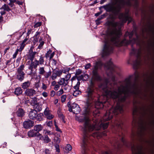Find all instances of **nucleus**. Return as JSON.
<instances>
[{
  "label": "nucleus",
  "instance_id": "obj_1",
  "mask_svg": "<svg viewBox=\"0 0 154 154\" xmlns=\"http://www.w3.org/2000/svg\"><path fill=\"white\" fill-rule=\"evenodd\" d=\"M103 66L106 72L107 75L111 78L113 83L109 84L108 85L109 79L105 78L104 82L99 84V88L103 90L105 95H101L97 97V100L94 102L95 107L98 109L102 108L104 106V104L107 101V96L114 99H117L118 100L115 107H112L109 110L107 111L103 117V120L107 121L111 119L114 115H117L123 112V108L120 103L125 102L127 97L129 96L130 94L139 96L141 92L137 90V85L136 82L139 77V75L137 73H135L134 75L135 82L133 83L131 81L133 75H130L124 80L125 86H122L121 88L119 87L117 90H112L114 89L115 85H116L114 73L117 72L119 68L113 64L111 59L105 63L100 61L96 63L92 71V80H91L90 85L88 88L96 89L93 81L100 82L103 81V78L99 74L98 69H101Z\"/></svg>",
  "mask_w": 154,
  "mask_h": 154
},
{
  "label": "nucleus",
  "instance_id": "obj_2",
  "mask_svg": "<svg viewBox=\"0 0 154 154\" xmlns=\"http://www.w3.org/2000/svg\"><path fill=\"white\" fill-rule=\"evenodd\" d=\"M119 23L118 22H115L114 20L108 21L106 23V26H111L113 28L108 32L110 39L105 41L102 53V57L108 56L112 53L114 46H127L131 43L134 44L136 42V39L134 38L129 40L125 38L120 41V37L121 35V31L119 29L117 30L116 28Z\"/></svg>",
  "mask_w": 154,
  "mask_h": 154
},
{
  "label": "nucleus",
  "instance_id": "obj_3",
  "mask_svg": "<svg viewBox=\"0 0 154 154\" xmlns=\"http://www.w3.org/2000/svg\"><path fill=\"white\" fill-rule=\"evenodd\" d=\"M120 3L117 5L116 6H114V5L109 3L105 5L101 6L99 8V10L101 8H103L106 12H111L115 16H118V18L122 20V23H119L118 26V29L120 30L121 27L123 26V23H125L128 21V24H129L132 21V18L129 14V11H126L124 12H121L122 9L125 5L131 6L132 4L130 0H128L125 1L124 0H120Z\"/></svg>",
  "mask_w": 154,
  "mask_h": 154
},
{
  "label": "nucleus",
  "instance_id": "obj_4",
  "mask_svg": "<svg viewBox=\"0 0 154 154\" xmlns=\"http://www.w3.org/2000/svg\"><path fill=\"white\" fill-rule=\"evenodd\" d=\"M127 148H131L132 154H145L143 151V146L142 144L135 146L131 142L125 140L124 135L122 133V136H119L118 140L116 141L113 144L115 148L119 149L122 146V144Z\"/></svg>",
  "mask_w": 154,
  "mask_h": 154
},
{
  "label": "nucleus",
  "instance_id": "obj_5",
  "mask_svg": "<svg viewBox=\"0 0 154 154\" xmlns=\"http://www.w3.org/2000/svg\"><path fill=\"white\" fill-rule=\"evenodd\" d=\"M79 121L80 122H85L83 128V139L82 147L84 151L83 154H87L89 138L88 132L93 131L94 129L95 126L90 123L89 118L87 116H85L83 117L80 118Z\"/></svg>",
  "mask_w": 154,
  "mask_h": 154
},
{
  "label": "nucleus",
  "instance_id": "obj_6",
  "mask_svg": "<svg viewBox=\"0 0 154 154\" xmlns=\"http://www.w3.org/2000/svg\"><path fill=\"white\" fill-rule=\"evenodd\" d=\"M150 45L151 46L152 48L148 47L147 50V52L148 54H153L154 57L151 58L152 61V64L154 69L152 71V72L150 75H149L146 80V83L148 84V91L151 94L154 93V43L151 44Z\"/></svg>",
  "mask_w": 154,
  "mask_h": 154
},
{
  "label": "nucleus",
  "instance_id": "obj_7",
  "mask_svg": "<svg viewBox=\"0 0 154 154\" xmlns=\"http://www.w3.org/2000/svg\"><path fill=\"white\" fill-rule=\"evenodd\" d=\"M133 54L136 55V59L133 62V66L134 69H137L139 66L140 65L141 60V49L139 48L137 49H136L133 48L132 49L131 52V54Z\"/></svg>",
  "mask_w": 154,
  "mask_h": 154
},
{
  "label": "nucleus",
  "instance_id": "obj_8",
  "mask_svg": "<svg viewBox=\"0 0 154 154\" xmlns=\"http://www.w3.org/2000/svg\"><path fill=\"white\" fill-rule=\"evenodd\" d=\"M67 105L69 108V111L70 112H72L76 114L79 113L81 109L77 104L73 103L71 104L70 102H69Z\"/></svg>",
  "mask_w": 154,
  "mask_h": 154
},
{
  "label": "nucleus",
  "instance_id": "obj_9",
  "mask_svg": "<svg viewBox=\"0 0 154 154\" xmlns=\"http://www.w3.org/2000/svg\"><path fill=\"white\" fill-rule=\"evenodd\" d=\"M96 89L87 88L85 91L86 96L89 100H93L96 94Z\"/></svg>",
  "mask_w": 154,
  "mask_h": 154
},
{
  "label": "nucleus",
  "instance_id": "obj_10",
  "mask_svg": "<svg viewBox=\"0 0 154 154\" xmlns=\"http://www.w3.org/2000/svg\"><path fill=\"white\" fill-rule=\"evenodd\" d=\"M38 64V61L37 60H35L34 62L31 61V63L29 65L28 68L31 70L30 74L32 73L33 69H35Z\"/></svg>",
  "mask_w": 154,
  "mask_h": 154
},
{
  "label": "nucleus",
  "instance_id": "obj_11",
  "mask_svg": "<svg viewBox=\"0 0 154 154\" xmlns=\"http://www.w3.org/2000/svg\"><path fill=\"white\" fill-rule=\"evenodd\" d=\"M24 128L26 129L31 128L34 125V122L30 120L24 121L23 123Z\"/></svg>",
  "mask_w": 154,
  "mask_h": 154
},
{
  "label": "nucleus",
  "instance_id": "obj_12",
  "mask_svg": "<svg viewBox=\"0 0 154 154\" xmlns=\"http://www.w3.org/2000/svg\"><path fill=\"white\" fill-rule=\"evenodd\" d=\"M27 134L29 137H36L38 139L41 134L39 132H37L34 129H32L28 131Z\"/></svg>",
  "mask_w": 154,
  "mask_h": 154
},
{
  "label": "nucleus",
  "instance_id": "obj_13",
  "mask_svg": "<svg viewBox=\"0 0 154 154\" xmlns=\"http://www.w3.org/2000/svg\"><path fill=\"white\" fill-rule=\"evenodd\" d=\"M62 74L61 70L54 69L53 71V73L51 78L53 80L55 79L57 76H60Z\"/></svg>",
  "mask_w": 154,
  "mask_h": 154
},
{
  "label": "nucleus",
  "instance_id": "obj_14",
  "mask_svg": "<svg viewBox=\"0 0 154 154\" xmlns=\"http://www.w3.org/2000/svg\"><path fill=\"white\" fill-rule=\"evenodd\" d=\"M37 112L35 109H32L29 114V118L33 120H35L37 116Z\"/></svg>",
  "mask_w": 154,
  "mask_h": 154
},
{
  "label": "nucleus",
  "instance_id": "obj_15",
  "mask_svg": "<svg viewBox=\"0 0 154 154\" xmlns=\"http://www.w3.org/2000/svg\"><path fill=\"white\" fill-rule=\"evenodd\" d=\"M16 114L18 117L22 118L25 115V112L23 109L18 107Z\"/></svg>",
  "mask_w": 154,
  "mask_h": 154
},
{
  "label": "nucleus",
  "instance_id": "obj_16",
  "mask_svg": "<svg viewBox=\"0 0 154 154\" xmlns=\"http://www.w3.org/2000/svg\"><path fill=\"white\" fill-rule=\"evenodd\" d=\"M36 91L32 88L28 89L26 90L25 92L26 95L28 96H33L36 94Z\"/></svg>",
  "mask_w": 154,
  "mask_h": 154
},
{
  "label": "nucleus",
  "instance_id": "obj_17",
  "mask_svg": "<svg viewBox=\"0 0 154 154\" xmlns=\"http://www.w3.org/2000/svg\"><path fill=\"white\" fill-rule=\"evenodd\" d=\"M39 139L41 140L44 141L45 143H48L51 141V140L50 139L48 135H45L44 136H42L41 134L38 138Z\"/></svg>",
  "mask_w": 154,
  "mask_h": 154
},
{
  "label": "nucleus",
  "instance_id": "obj_18",
  "mask_svg": "<svg viewBox=\"0 0 154 154\" xmlns=\"http://www.w3.org/2000/svg\"><path fill=\"white\" fill-rule=\"evenodd\" d=\"M55 53L54 52L52 53V51L49 49L45 54V57L46 58V60H48V58L49 60H50L51 59H52Z\"/></svg>",
  "mask_w": 154,
  "mask_h": 154
},
{
  "label": "nucleus",
  "instance_id": "obj_19",
  "mask_svg": "<svg viewBox=\"0 0 154 154\" xmlns=\"http://www.w3.org/2000/svg\"><path fill=\"white\" fill-rule=\"evenodd\" d=\"M38 61V64L42 65L44 64V63L45 62V64H46L47 63L48 60L46 59L45 57L43 55H41L40 56L39 59Z\"/></svg>",
  "mask_w": 154,
  "mask_h": 154
},
{
  "label": "nucleus",
  "instance_id": "obj_20",
  "mask_svg": "<svg viewBox=\"0 0 154 154\" xmlns=\"http://www.w3.org/2000/svg\"><path fill=\"white\" fill-rule=\"evenodd\" d=\"M89 75L88 74H85L84 75H82L79 76H77V79L78 81L80 80L85 81L88 78Z\"/></svg>",
  "mask_w": 154,
  "mask_h": 154
},
{
  "label": "nucleus",
  "instance_id": "obj_21",
  "mask_svg": "<svg viewBox=\"0 0 154 154\" xmlns=\"http://www.w3.org/2000/svg\"><path fill=\"white\" fill-rule=\"evenodd\" d=\"M25 75V73L24 72H17V78L18 80L22 81L24 78Z\"/></svg>",
  "mask_w": 154,
  "mask_h": 154
},
{
  "label": "nucleus",
  "instance_id": "obj_22",
  "mask_svg": "<svg viewBox=\"0 0 154 154\" xmlns=\"http://www.w3.org/2000/svg\"><path fill=\"white\" fill-rule=\"evenodd\" d=\"M44 115L48 119H51L53 118L54 116L53 115L50 113L49 111L45 109L44 112Z\"/></svg>",
  "mask_w": 154,
  "mask_h": 154
},
{
  "label": "nucleus",
  "instance_id": "obj_23",
  "mask_svg": "<svg viewBox=\"0 0 154 154\" xmlns=\"http://www.w3.org/2000/svg\"><path fill=\"white\" fill-rule=\"evenodd\" d=\"M23 90L20 87L16 88L14 91V94L17 96H19L22 94Z\"/></svg>",
  "mask_w": 154,
  "mask_h": 154
},
{
  "label": "nucleus",
  "instance_id": "obj_24",
  "mask_svg": "<svg viewBox=\"0 0 154 154\" xmlns=\"http://www.w3.org/2000/svg\"><path fill=\"white\" fill-rule=\"evenodd\" d=\"M31 84V82L28 81L27 82L23 83L22 85V87L24 89H27V88L29 87Z\"/></svg>",
  "mask_w": 154,
  "mask_h": 154
},
{
  "label": "nucleus",
  "instance_id": "obj_25",
  "mask_svg": "<svg viewBox=\"0 0 154 154\" xmlns=\"http://www.w3.org/2000/svg\"><path fill=\"white\" fill-rule=\"evenodd\" d=\"M109 123V122L104 123H101L98 129L99 130L101 128H103L104 130L106 129L108 126Z\"/></svg>",
  "mask_w": 154,
  "mask_h": 154
},
{
  "label": "nucleus",
  "instance_id": "obj_26",
  "mask_svg": "<svg viewBox=\"0 0 154 154\" xmlns=\"http://www.w3.org/2000/svg\"><path fill=\"white\" fill-rule=\"evenodd\" d=\"M134 31H132L131 32H127L124 35V38H126L128 36H129V38L130 39H131L134 35Z\"/></svg>",
  "mask_w": 154,
  "mask_h": 154
},
{
  "label": "nucleus",
  "instance_id": "obj_27",
  "mask_svg": "<svg viewBox=\"0 0 154 154\" xmlns=\"http://www.w3.org/2000/svg\"><path fill=\"white\" fill-rule=\"evenodd\" d=\"M43 127L41 125H37L34 127V129L38 132L41 131L43 128Z\"/></svg>",
  "mask_w": 154,
  "mask_h": 154
},
{
  "label": "nucleus",
  "instance_id": "obj_28",
  "mask_svg": "<svg viewBox=\"0 0 154 154\" xmlns=\"http://www.w3.org/2000/svg\"><path fill=\"white\" fill-rule=\"evenodd\" d=\"M33 106L34 109H35L37 112V111L39 112L42 109V106L39 105V103L33 105Z\"/></svg>",
  "mask_w": 154,
  "mask_h": 154
},
{
  "label": "nucleus",
  "instance_id": "obj_29",
  "mask_svg": "<svg viewBox=\"0 0 154 154\" xmlns=\"http://www.w3.org/2000/svg\"><path fill=\"white\" fill-rule=\"evenodd\" d=\"M36 53H28V59L30 60L31 61L33 60L35 57V55Z\"/></svg>",
  "mask_w": 154,
  "mask_h": 154
},
{
  "label": "nucleus",
  "instance_id": "obj_30",
  "mask_svg": "<svg viewBox=\"0 0 154 154\" xmlns=\"http://www.w3.org/2000/svg\"><path fill=\"white\" fill-rule=\"evenodd\" d=\"M43 116L44 115L42 113H40L38 114H37V116L35 119L39 121H41L43 119Z\"/></svg>",
  "mask_w": 154,
  "mask_h": 154
},
{
  "label": "nucleus",
  "instance_id": "obj_31",
  "mask_svg": "<svg viewBox=\"0 0 154 154\" xmlns=\"http://www.w3.org/2000/svg\"><path fill=\"white\" fill-rule=\"evenodd\" d=\"M1 9H3L5 11L9 12L11 10L8 5L4 4L2 7Z\"/></svg>",
  "mask_w": 154,
  "mask_h": 154
},
{
  "label": "nucleus",
  "instance_id": "obj_32",
  "mask_svg": "<svg viewBox=\"0 0 154 154\" xmlns=\"http://www.w3.org/2000/svg\"><path fill=\"white\" fill-rule=\"evenodd\" d=\"M66 152H69L72 149L71 146L69 144H67L65 148Z\"/></svg>",
  "mask_w": 154,
  "mask_h": 154
},
{
  "label": "nucleus",
  "instance_id": "obj_33",
  "mask_svg": "<svg viewBox=\"0 0 154 154\" xmlns=\"http://www.w3.org/2000/svg\"><path fill=\"white\" fill-rule=\"evenodd\" d=\"M24 66L23 64H22L17 69V72H23V70L24 69Z\"/></svg>",
  "mask_w": 154,
  "mask_h": 154
},
{
  "label": "nucleus",
  "instance_id": "obj_34",
  "mask_svg": "<svg viewBox=\"0 0 154 154\" xmlns=\"http://www.w3.org/2000/svg\"><path fill=\"white\" fill-rule=\"evenodd\" d=\"M45 72L44 67H40L39 69V74L43 75Z\"/></svg>",
  "mask_w": 154,
  "mask_h": 154
},
{
  "label": "nucleus",
  "instance_id": "obj_35",
  "mask_svg": "<svg viewBox=\"0 0 154 154\" xmlns=\"http://www.w3.org/2000/svg\"><path fill=\"white\" fill-rule=\"evenodd\" d=\"M81 93V91L79 90H75L74 91L73 95L74 96L77 97L78 95L80 94Z\"/></svg>",
  "mask_w": 154,
  "mask_h": 154
},
{
  "label": "nucleus",
  "instance_id": "obj_36",
  "mask_svg": "<svg viewBox=\"0 0 154 154\" xmlns=\"http://www.w3.org/2000/svg\"><path fill=\"white\" fill-rule=\"evenodd\" d=\"M51 70H50V71L48 72H46L44 74V75L45 78L46 79L48 78L51 75Z\"/></svg>",
  "mask_w": 154,
  "mask_h": 154
},
{
  "label": "nucleus",
  "instance_id": "obj_37",
  "mask_svg": "<svg viewBox=\"0 0 154 154\" xmlns=\"http://www.w3.org/2000/svg\"><path fill=\"white\" fill-rule=\"evenodd\" d=\"M65 79L64 78H61V80L58 82V84L60 85H64L65 83Z\"/></svg>",
  "mask_w": 154,
  "mask_h": 154
},
{
  "label": "nucleus",
  "instance_id": "obj_38",
  "mask_svg": "<svg viewBox=\"0 0 154 154\" xmlns=\"http://www.w3.org/2000/svg\"><path fill=\"white\" fill-rule=\"evenodd\" d=\"M80 84V83L79 81H78L76 85L74 87V88L75 90H79Z\"/></svg>",
  "mask_w": 154,
  "mask_h": 154
},
{
  "label": "nucleus",
  "instance_id": "obj_39",
  "mask_svg": "<svg viewBox=\"0 0 154 154\" xmlns=\"http://www.w3.org/2000/svg\"><path fill=\"white\" fill-rule=\"evenodd\" d=\"M40 32H36L35 35V41L37 42L38 41V38L39 37V36H38L40 35Z\"/></svg>",
  "mask_w": 154,
  "mask_h": 154
},
{
  "label": "nucleus",
  "instance_id": "obj_40",
  "mask_svg": "<svg viewBox=\"0 0 154 154\" xmlns=\"http://www.w3.org/2000/svg\"><path fill=\"white\" fill-rule=\"evenodd\" d=\"M26 45V44H23L22 43L21 44L20 46V48L19 49V51L21 52L23 50V49H24V48Z\"/></svg>",
  "mask_w": 154,
  "mask_h": 154
},
{
  "label": "nucleus",
  "instance_id": "obj_41",
  "mask_svg": "<svg viewBox=\"0 0 154 154\" xmlns=\"http://www.w3.org/2000/svg\"><path fill=\"white\" fill-rule=\"evenodd\" d=\"M32 103L34 104L33 105H34L35 104H37L38 103H37V98H36V97H34L32 98Z\"/></svg>",
  "mask_w": 154,
  "mask_h": 154
},
{
  "label": "nucleus",
  "instance_id": "obj_42",
  "mask_svg": "<svg viewBox=\"0 0 154 154\" xmlns=\"http://www.w3.org/2000/svg\"><path fill=\"white\" fill-rule=\"evenodd\" d=\"M54 142L56 143V144H58L60 142V139L57 137H56L54 139Z\"/></svg>",
  "mask_w": 154,
  "mask_h": 154
},
{
  "label": "nucleus",
  "instance_id": "obj_43",
  "mask_svg": "<svg viewBox=\"0 0 154 154\" xmlns=\"http://www.w3.org/2000/svg\"><path fill=\"white\" fill-rule=\"evenodd\" d=\"M48 84H46L44 83H42V88L44 90H45L48 87Z\"/></svg>",
  "mask_w": 154,
  "mask_h": 154
},
{
  "label": "nucleus",
  "instance_id": "obj_44",
  "mask_svg": "<svg viewBox=\"0 0 154 154\" xmlns=\"http://www.w3.org/2000/svg\"><path fill=\"white\" fill-rule=\"evenodd\" d=\"M70 69V68L67 67L62 70V72H63V73H66V72H69Z\"/></svg>",
  "mask_w": 154,
  "mask_h": 154
},
{
  "label": "nucleus",
  "instance_id": "obj_45",
  "mask_svg": "<svg viewBox=\"0 0 154 154\" xmlns=\"http://www.w3.org/2000/svg\"><path fill=\"white\" fill-rule=\"evenodd\" d=\"M66 97V95H63L61 96V101L62 103H63L65 102Z\"/></svg>",
  "mask_w": 154,
  "mask_h": 154
},
{
  "label": "nucleus",
  "instance_id": "obj_46",
  "mask_svg": "<svg viewBox=\"0 0 154 154\" xmlns=\"http://www.w3.org/2000/svg\"><path fill=\"white\" fill-rule=\"evenodd\" d=\"M40 42L39 45L38 46V48H41L44 44V42L43 41H41V39H40L39 40V42Z\"/></svg>",
  "mask_w": 154,
  "mask_h": 154
},
{
  "label": "nucleus",
  "instance_id": "obj_47",
  "mask_svg": "<svg viewBox=\"0 0 154 154\" xmlns=\"http://www.w3.org/2000/svg\"><path fill=\"white\" fill-rule=\"evenodd\" d=\"M123 124L122 122L118 123L116 124L117 126L119 128V129H121L122 130V126H123Z\"/></svg>",
  "mask_w": 154,
  "mask_h": 154
},
{
  "label": "nucleus",
  "instance_id": "obj_48",
  "mask_svg": "<svg viewBox=\"0 0 154 154\" xmlns=\"http://www.w3.org/2000/svg\"><path fill=\"white\" fill-rule=\"evenodd\" d=\"M57 114L58 117L60 118L61 119L64 117L63 115L60 111H57Z\"/></svg>",
  "mask_w": 154,
  "mask_h": 154
},
{
  "label": "nucleus",
  "instance_id": "obj_49",
  "mask_svg": "<svg viewBox=\"0 0 154 154\" xmlns=\"http://www.w3.org/2000/svg\"><path fill=\"white\" fill-rule=\"evenodd\" d=\"M82 73V70L78 69H77L76 72V73L75 74V75L76 76H77L78 75H79L81 74Z\"/></svg>",
  "mask_w": 154,
  "mask_h": 154
},
{
  "label": "nucleus",
  "instance_id": "obj_50",
  "mask_svg": "<svg viewBox=\"0 0 154 154\" xmlns=\"http://www.w3.org/2000/svg\"><path fill=\"white\" fill-rule=\"evenodd\" d=\"M46 125L48 127H51L53 125L52 121H47L46 122Z\"/></svg>",
  "mask_w": 154,
  "mask_h": 154
},
{
  "label": "nucleus",
  "instance_id": "obj_51",
  "mask_svg": "<svg viewBox=\"0 0 154 154\" xmlns=\"http://www.w3.org/2000/svg\"><path fill=\"white\" fill-rule=\"evenodd\" d=\"M42 24V22H38L35 23V24L34 25V27L35 28H37L38 27H39Z\"/></svg>",
  "mask_w": 154,
  "mask_h": 154
},
{
  "label": "nucleus",
  "instance_id": "obj_52",
  "mask_svg": "<svg viewBox=\"0 0 154 154\" xmlns=\"http://www.w3.org/2000/svg\"><path fill=\"white\" fill-rule=\"evenodd\" d=\"M63 89H60L59 91H58L57 94L58 96H60L63 93Z\"/></svg>",
  "mask_w": 154,
  "mask_h": 154
},
{
  "label": "nucleus",
  "instance_id": "obj_53",
  "mask_svg": "<svg viewBox=\"0 0 154 154\" xmlns=\"http://www.w3.org/2000/svg\"><path fill=\"white\" fill-rule=\"evenodd\" d=\"M89 111L88 108H85L84 110L83 114L85 115H87L89 113Z\"/></svg>",
  "mask_w": 154,
  "mask_h": 154
},
{
  "label": "nucleus",
  "instance_id": "obj_54",
  "mask_svg": "<svg viewBox=\"0 0 154 154\" xmlns=\"http://www.w3.org/2000/svg\"><path fill=\"white\" fill-rule=\"evenodd\" d=\"M149 31L152 32L153 33H154V28H152L150 24L149 25Z\"/></svg>",
  "mask_w": 154,
  "mask_h": 154
},
{
  "label": "nucleus",
  "instance_id": "obj_55",
  "mask_svg": "<svg viewBox=\"0 0 154 154\" xmlns=\"http://www.w3.org/2000/svg\"><path fill=\"white\" fill-rule=\"evenodd\" d=\"M34 48V47L33 46H32L29 50L28 53H36L37 52L35 51H33V49Z\"/></svg>",
  "mask_w": 154,
  "mask_h": 154
},
{
  "label": "nucleus",
  "instance_id": "obj_56",
  "mask_svg": "<svg viewBox=\"0 0 154 154\" xmlns=\"http://www.w3.org/2000/svg\"><path fill=\"white\" fill-rule=\"evenodd\" d=\"M55 147L56 150V151L57 152H60V150L59 147V146L58 144H56L54 146Z\"/></svg>",
  "mask_w": 154,
  "mask_h": 154
},
{
  "label": "nucleus",
  "instance_id": "obj_57",
  "mask_svg": "<svg viewBox=\"0 0 154 154\" xmlns=\"http://www.w3.org/2000/svg\"><path fill=\"white\" fill-rule=\"evenodd\" d=\"M19 51L18 49H16L15 53L13 55V58H15L16 57L17 55L18 54Z\"/></svg>",
  "mask_w": 154,
  "mask_h": 154
},
{
  "label": "nucleus",
  "instance_id": "obj_58",
  "mask_svg": "<svg viewBox=\"0 0 154 154\" xmlns=\"http://www.w3.org/2000/svg\"><path fill=\"white\" fill-rule=\"evenodd\" d=\"M44 153V154H51V152L48 149H45Z\"/></svg>",
  "mask_w": 154,
  "mask_h": 154
},
{
  "label": "nucleus",
  "instance_id": "obj_59",
  "mask_svg": "<svg viewBox=\"0 0 154 154\" xmlns=\"http://www.w3.org/2000/svg\"><path fill=\"white\" fill-rule=\"evenodd\" d=\"M91 64L90 63H88L85 66V69H89L91 67Z\"/></svg>",
  "mask_w": 154,
  "mask_h": 154
},
{
  "label": "nucleus",
  "instance_id": "obj_60",
  "mask_svg": "<svg viewBox=\"0 0 154 154\" xmlns=\"http://www.w3.org/2000/svg\"><path fill=\"white\" fill-rule=\"evenodd\" d=\"M60 87V85L59 84V85H58V84L56 85H55L54 89L55 90L57 91L58 89Z\"/></svg>",
  "mask_w": 154,
  "mask_h": 154
},
{
  "label": "nucleus",
  "instance_id": "obj_61",
  "mask_svg": "<svg viewBox=\"0 0 154 154\" xmlns=\"http://www.w3.org/2000/svg\"><path fill=\"white\" fill-rule=\"evenodd\" d=\"M55 94V92L54 90H52L51 92V96L52 97H53L54 96Z\"/></svg>",
  "mask_w": 154,
  "mask_h": 154
},
{
  "label": "nucleus",
  "instance_id": "obj_62",
  "mask_svg": "<svg viewBox=\"0 0 154 154\" xmlns=\"http://www.w3.org/2000/svg\"><path fill=\"white\" fill-rule=\"evenodd\" d=\"M71 77V74H67L65 78L66 79H68L69 80Z\"/></svg>",
  "mask_w": 154,
  "mask_h": 154
},
{
  "label": "nucleus",
  "instance_id": "obj_63",
  "mask_svg": "<svg viewBox=\"0 0 154 154\" xmlns=\"http://www.w3.org/2000/svg\"><path fill=\"white\" fill-rule=\"evenodd\" d=\"M12 59H10L9 60H7L6 63V65H9L11 64V61Z\"/></svg>",
  "mask_w": 154,
  "mask_h": 154
},
{
  "label": "nucleus",
  "instance_id": "obj_64",
  "mask_svg": "<svg viewBox=\"0 0 154 154\" xmlns=\"http://www.w3.org/2000/svg\"><path fill=\"white\" fill-rule=\"evenodd\" d=\"M31 31L32 29H28L26 37L29 36V35L31 33Z\"/></svg>",
  "mask_w": 154,
  "mask_h": 154
}]
</instances>
